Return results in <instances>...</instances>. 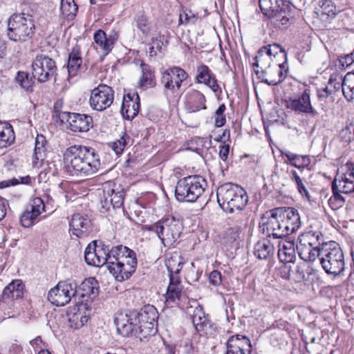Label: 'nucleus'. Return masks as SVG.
Listing matches in <instances>:
<instances>
[{
	"instance_id": "obj_1",
	"label": "nucleus",
	"mask_w": 354,
	"mask_h": 354,
	"mask_svg": "<svg viewBox=\"0 0 354 354\" xmlns=\"http://www.w3.org/2000/svg\"><path fill=\"white\" fill-rule=\"evenodd\" d=\"M64 163L68 171L79 177H89L97 172L101 162L95 150L82 145L71 146L64 153Z\"/></svg>"
},
{
	"instance_id": "obj_2",
	"label": "nucleus",
	"mask_w": 354,
	"mask_h": 354,
	"mask_svg": "<svg viewBox=\"0 0 354 354\" xmlns=\"http://www.w3.org/2000/svg\"><path fill=\"white\" fill-rule=\"evenodd\" d=\"M217 201L226 212L243 209L248 202L247 192L241 187L231 183H224L217 188Z\"/></svg>"
},
{
	"instance_id": "obj_3",
	"label": "nucleus",
	"mask_w": 354,
	"mask_h": 354,
	"mask_svg": "<svg viewBox=\"0 0 354 354\" xmlns=\"http://www.w3.org/2000/svg\"><path fill=\"white\" fill-rule=\"evenodd\" d=\"M317 259L328 274L338 276L344 271V254L339 245L335 241H328L324 244Z\"/></svg>"
},
{
	"instance_id": "obj_4",
	"label": "nucleus",
	"mask_w": 354,
	"mask_h": 354,
	"mask_svg": "<svg viewBox=\"0 0 354 354\" xmlns=\"http://www.w3.org/2000/svg\"><path fill=\"white\" fill-rule=\"evenodd\" d=\"M259 3L262 13L276 27H287L293 22L291 7L287 0H259Z\"/></svg>"
},
{
	"instance_id": "obj_5",
	"label": "nucleus",
	"mask_w": 354,
	"mask_h": 354,
	"mask_svg": "<svg viewBox=\"0 0 354 354\" xmlns=\"http://www.w3.org/2000/svg\"><path fill=\"white\" fill-rule=\"evenodd\" d=\"M35 25L32 15L26 13L12 15L8 22V36L16 42H25L35 35Z\"/></svg>"
},
{
	"instance_id": "obj_6",
	"label": "nucleus",
	"mask_w": 354,
	"mask_h": 354,
	"mask_svg": "<svg viewBox=\"0 0 354 354\" xmlns=\"http://www.w3.org/2000/svg\"><path fill=\"white\" fill-rule=\"evenodd\" d=\"M207 185L201 176H189L180 179L176 184L175 197L180 202H195L204 192Z\"/></svg>"
},
{
	"instance_id": "obj_7",
	"label": "nucleus",
	"mask_w": 354,
	"mask_h": 354,
	"mask_svg": "<svg viewBox=\"0 0 354 354\" xmlns=\"http://www.w3.org/2000/svg\"><path fill=\"white\" fill-rule=\"evenodd\" d=\"M327 242L320 231H308L299 237L297 250L299 257L306 262H313L317 259L321 248Z\"/></svg>"
},
{
	"instance_id": "obj_8",
	"label": "nucleus",
	"mask_w": 354,
	"mask_h": 354,
	"mask_svg": "<svg viewBox=\"0 0 354 354\" xmlns=\"http://www.w3.org/2000/svg\"><path fill=\"white\" fill-rule=\"evenodd\" d=\"M182 225L174 217L162 218L151 225H145V231L155 232L165 247L174 243L182 232Z\"/></svg>"
},
{
	"instance_id": "obj_9",
	"label": "nucleus",
	"mask_w": 354,
	"mask_h": 354,
	"mask_svg": "<svg viewBox=\"0 0 354 354\" xmlns=\"http://www.w3.org/2000/svg\"><path fill=\"white\" fill-rule=\"evenodd\" d=\"M140 330V338L155 335L157 331L158 313L151 305L145 306L139 312L133 311Z\"/></svg>"
},
{
	"instance_id": "obj_10",
	"label": "nucleus",
	"mask_w": 354,
	"mask_h": 354,
	"mask_svg": "<svg viewBox=\"0 0 354 354\" xmlns=\"http://www.w3.org/2000/svg\"><path fill=\"white\" fill-rule=\"evenodd\" d=\"M127 257H122L120 261H110L108 270L116 280L122 281L128 279L135 272L137 259L135 252H129Z\"/></svg>"
},
{
	"instance_id": "obj_11",
	"label": "nucleus",
	"mask_w": 354,
	"mask_h": 354,
	"mask_svg": "<svg viewBox=\"0 0 354 354\" xmlns=\"http://www.w3.org/2000/svg\"><path fill=\"white\" fill-rule=\"evenodd\" d=\"M77 283L71 281L59 282L58 284L52 288L48 295V300L57 306H62L74 297L77 291Z\"/></svg>"
},
{
	"instance_id": "obj_12",
	"label": "nucleus",
	"mask_w": 354,
	"mask_h": 354,
	"mask_svg": "<svg viewBox=\"0 0 354 354\" xmlns=\"http://www.w3.org/2000/svg\"><path fill=\"white\" fill-rule=\"evenodd\" d=\"M260 227L268 236L274 239H283L290 234L288 227L285 225L276 209L271 211L268 217H263Z\"/></svg>"
},
{
	"instance_id": "obj_13",
	"label": "nucleus",
	"mask_w": 354,
	"mask_h": 354,
	"mask_svg": "<svg viewBox=\"0 0 354 354\" xmlns=\"http://www.w3.org/2000/svg\"><path fill=\"white\" fill-rule=\"evenodd\" d=\"M32 73L41 83L48 81L56 73L55 61L45 55H37L32 63Z\"/></svg>"
},
{
	"instance_id": "obj_14",
	"label": "nucleus",
	"mask_w": 354,
	"mask_h": 354,
	"mask_svg": "<svg viewBox=\"0 0 354 354\" xmlns=\"http://www.w3.org/2000/svg\"><path fill=\"white\" fill-rule=\"evenodd\" d=\"M188 74L183 68L174 66L163 71L161 74L160 82L163 85L165 93L178 92L183 81L187 80Z\"/></svg>"
},
{
	"instance_id": "obj_15",
	"label": "nucleus",
	"mask_w": 354,
	"mask_h": 354,
	"mask_svg": "<svg viewBox=\"0 0 354 354\" xmlns=\"http://www.w3.org/2000/svg\"><path fill=\"white\" fill-rule=\"evenodd\" d=\"M108 245L100 240L93 241L84 251V259L89 266L102 267L106 264Z\"/></svg>"
},
{
	"instance_id": "obj_16",
	"label": "nucleus",
	"mask_w": 354,
	"mask_h": 354,
	"mask_svg": "<svg viewBox=\"0 0 354 354\" xmlns=\"http://www.w3.org/2000/svg\"><path fill=\"white\" fill-rule=\"evenodd\" d=\"M114 322L117 331L123 337L140 335V328L133 311L118 313Z\"/></svg>"
},
{
	"instance_id": "obj_17",
	"label": "nucleus",
	"mask_w": 354,
	"mask_h": 354,
	"mask_svg": "<svg viewBox=\"0 0 354 354\" xmlns=\"http://www.w3.org/2000/svg\"><path fill=\"white\" fill-rule=\"evenodd\" d=\"M113 101V91L111 87L100 84L93 89L90 96V105L96 111H103L110 106Z\"/></svg>"
},
{
	"instance_id": "obj_18",
	"label": "nucleus",
	"mask_w": 354,
	"mask_h": 354,
	"mask_svg": "<svg viewBox=\"0 0 354 354\" xmlns=\"http://www.w3.org/2000/svg\"><path fill=\"white\" fill-rule=\"evenodd\" d=\"M59 117L62 121L66 119L70 130L75 133L87 132L93 124L92 117L87 115L63 112Z\"/></svg>"
},
{
	"instance_id": "obj_19",
	"label": "nucleus",
	"mask_w": 354,
	"mask_h": 354,
	"mask_svg": "<svg viewBox=\"0 0 354 354\" xmlns=\"http://www.w3.org/2000/svg\"><path fill=\"white\" fill-rule=\"evenodd\" d=\"M288 72V66L286 61L282 64L273 62L272 66L266 70L263 76L258 75V77L269 85H277L284 80Z\"/></svg>"
},
{
	"instance_id": "obj_20",
	"label": "nucleus",
	"mask_w": 354,
	"mask_h": 354,
	"mask_svg": "<svg viewBox=\"0 0 354 354\" xmlns=\"http://www.w3.org/2000/svg\"><path fill=\"white\" fill-rule=\"evenodd\" d=\"M286 106L297 113H306L312 115L317 114L310 103V93L307 90H305L300 95L289 98L286 101Z\"/></svg>"
},
{
	"instance_id": "obj_21",
	"label": "nucleus",
	"mask_w": 354,
	"mask_h": 354,
	"mask_svg": "<svg viewBox=\"0 0 354 354\" xmlns=\"http://www.w3.org/2000/svg\"><path fill=\"white\" fill-rule=\"evenodd\" d=\"M66 317L71 328L78 329L82 327L89 319V313L86 305L81 304L68 308Z\"/></svg>"
},
{
	"instance_id": "obj_22",
	"label": "nucleus",
	"mask_w": 354,
	"mask_h": 354,
	"mask_svg": "<svg viewBox=\"0 0 354 354\" xmlns=\"http://www.w3.org/2000/svg\"><path fill=\"white\" fill-rule=\"evenodd\" d=\"M24 289V285L21 280H13L3 289L0 299V306L2 307L11 306L12 301L23 297Z\"/></svg>"
},
{
	"instance_id": "obj_23",
	"label": "nucleus",
	"mask_w": 354,
	"mask_h": 354,
	"mask_svg": "<svg viewBox=\"0 0 354 354\" xmlns=\"http://www.w3.org/2000/svg\"><path fill=\"white\" fill-rule=\"evenodd\" d=\"M252 348L250 339L247 336L235 335L227 340L226 354H251Z\"/></svg>"
},
{
	"instance_id": "obj_24",
	"label": "nucleus",
	"mask_w": 354,
	"mask_h": 354,
	"mask_svg": "<svg viewBox=\"0 0 354 354\" xmlns=\"http://www.w3.org/2000/svg\"><path fill=\"white\" fill-rule=\"evenodd\" d=\"M275 209L285 225L288 227L290 234L299 229L301 227L300 216L296 209L293 207H278Z\"/></svg>"
},
{
	"instance_id": "obj_25",
	"label": "nucleus",
	"mask_w": 354,
	"mask_h": 354,
	"mask_svg": "<svg viewBox=\"0 0 354 354\" xmlns=\"http://www.w3.org/2000/svg\"><path fill=\"white\" fill-rule=\"evenodd\" d=\"M115 184L109 183L104 189V201L103 207L109 209L110 206L113 208L120 207L123 204L124 196L122 189L115 188Z\"/></svg>"
},
{
	"instance_id": "obj_26",
	"label": "nucleus",
	"mask_w": 354,
	"mask_h": 354,
	"mask_svg": "<svg viewBox=\"0 0 354 354\" xmlns=\"http://www.w3.org/2000/svg\"><path fill=\"white\" fill-rule=\"evenodd\" d=\"M140 109V98L137 93H128L124 95L121 107V113L124 118L130 120L134 118Z\"/></svg>"
},
{
	"instance_id": "obj_27",
	"label": "nucleus",
	"mask_w": 354,
	"mask_h": 354,
	"mask_svg": "<svg viewBox=\"0 0 354 354\" xmlns=\"http://www.w3.org/2000/svg\"><path fill=\"white\" fill-rule=\"evenodd\" d=\"M93 39L97 49H99L104 56H106L113 48L118 37L115 34L106 35L104 30H98L94 33Z\"/></svg>"
},
{
	"instance_id": "obj_28",
	"label": "nucleus",
	"mask_w": 354,
	"mask_h": 354,
	"mask_svg": "<svg viewBox=\"0 0 354 354\" xmlns=\"http://www.w3.org/2000/svg\"><path fill=\"white\" fill-rule=\"evenodd\" d=\"M205 97L197 90H191L185 95V109L189 113L205 109Z\"/></svg>"
},
{
	"instance_id": "obj_29",
	"label": "nucleus",
	"mask_w": 354,
	"mask_h": 354,
	"mask_svg": "<svg viewBox=\"0 0 354 354\" xmlns=\"http://www.w3.org/2000/svg\"><path fill=\"white\" fill-rule=\"evenodd\" d=\"M91 221L80 214H74L70 223V231L77 237L86 234L90 225Z\"/></svg>"
},
{
	"instance_id": "obj_30",
	"label": "nucleus",
	"mask_w": 354,
	"mask_h": 354,
	"mask_svg": "<svg viewBox=\"0 0 354 354\" xmlns=\"http://www.w3.org/2000/svg\"><path fill=\"white\" fill-rule=\"evenodd\" d=\"M170 283L167 287L165 295V304L167 306H172L180 299L181 295V286L179 279L176 276H171Z\"/></svg>"
},
{
	"instance_id": "obj_31",
	"label": "nucleus",
	"mask_w": 354,
	"mask_h": 354,
	"mask_svg": "<svg viewBox=\"0 0 354 354\" xmlns=\"http://www.w3.org/2000/svg\"><path fill=\"white\" fill-rule=\"evenodd\" d=\"M82 57L80 46H74L68 55L67 68L68 75L74 77L77 75L82 64Z\"/></svg>"
},
{
	"instance_id": "obj_32",
	"label": "nucleus",
	"mask_w": 354,
	"mask_h": 354,
	"mask_svg": "<svg viewBox=\"0 0 354 354\" xmlns=\"http://www.w3.org/2000/svg\"><path fill=\"white\" fill-rule=\"evenodd\" d=\"M255 62L253 63L254 67V71L256 75L263 76L266 70L268 69L269 67L272 66L274 62L272 58L264 52L263 50L260 48L257 52V55L254 57Z\"/></svg>"
},
{
	"instance_id": "obj_33",
	"label": "nucleus",
	"mask_w": 354,
	"mask_h": 354,
	"mask_svg": "<svg viewBox=\"0 0 354 354\" xmlns=\"http://www.w3.org/2000/svg\"><path fill=\"white\" fill-rule=\"evenodd\" d=\"M278 257L281 261L284 263L294 262L296 259L295 243L284 241L279 242Z\"/></svg>"
},
{
	"instance_id": "obj_34",
	"label": "nucleus",
	"mask_w": 354,
	"mask_h": 354,
	"mask_svg": "<svg viewBox=\"0 0 354 354\" xmlns=\"http://www.w3.org/2000/svg\"><path fill=\"white\" fill-rule=\"evenodd\" d=\"M196 79L198 82L206 84L214 91H216L218 88L216 80L206 65H201L198 67Z\"/></svg>"
},
{
	"instance_id": "obj_35",
	"label": "nucleus",
	"mask_w": 354,
	"mask_h": 354,
	"mask_svg": "<svg viewBox=\"0 0 354 354\" xmlns=\"http://www.w3.org/2000/svg\"><path fill=\"white\" fill-rule=\"evenodd\" d=\"M274 248L270 240L263 239L254 245V255L259 259H267L273 255Z\"/></svg>"
},
{
	"instance_id": "obj_36",
	"label": "nucleus",
	"mask_w": 354,
	"mask_h": 354,
	"mask_svg": "<svg viewBox=\"0 0 354 354\" xmlns=\"http://www.w3.org/2000/svg\"><path fill=\"white\" fill-rule=\"evenodd\" d=\"M188 313L191 315L192 323L198 331L203 330L205 326L207 324V319L205 313L200 305H197L194 309L189 308Z\"/></svg>"
},
{
	"instance_id": "obj_37",
	"label": "nucleus",
	"mask_w": 354,
	"mask_h": 354,
	"mask_svg": "<svg viewBox=\"0 0 354 354\" xmlns=\"http://www.w3.org/2000/svg\"><path fill=\"white\" fill-rule=\"evenodd\" d=\"M341 88L344 97L348 102L354 101V71L348 73L342 80Z\"/></svg>"
},
{
	"instance_id": "obj_38",
	"label": "nucleus",
	"mask_w": 354,
	"mask_h": 354,
	"mask_svg": "<svg viewBox=\"0 0 354 354\" xmlns=\"http://www.w3.org/2000/svg\"><path fill=\"white\" fill-rule=\"evenodd\" d=\"M281 153L282 155H284L287 157L290 164L292 166L295 167L297 168H304L306 167H308L310 163V158L307 155L302 156L295 154L288 151H281Z\"/></svg>"
},
{
	"instance_id": "obj_39",
	"label": "nucleus",
	"mask_w": 354,
	"mask_h": 354,
	"mask_svg": "<svg viewBox=\"0 0 354 354\" xmlns=\"http://www.w3.org/2000/svg\"><path fill=\"white\" fill-rule=\"evenodd\" d=\"M129 252H133L132 250H130L129 248L126 246H123L122 245H118L116 246H113L111 249H109L108 246V252L107 254V267L109 266L110 261H120L122 257H127V254L130 253Z\"/></svg>"
},
{
	"instance_id": "obj_40",
	"label": "nucleus",
	"mask_w": 354,
	"mask_h": 354,
	"mask_svg": "<svg viewBox=\"0 0 354 354\" xmlns=\"http://www.w3.org/2000/svg\"><path fill=\"white\" fill-rule=\"evenodd\" d=\"M230 134H217L214 140L216 142H220L219 145V156L223 160L225 161L230 153L231 140L230 139Z\"/></svg>"
},
{
	"instance_id": "obj_41",
	"label": "nucleus",
	"mask_w": 354,
	"mask_h": 354,
	"mask_svg": "<svg viewBox=\"0 0 354 354\" xmlns=\"http://www.w3.org/2000/svg\"><path fill=\"white\" fill-rule=\"evenodd\" d=\"M97 285V281L94 277L85 279L81 285L83 291L82 297L87 296L91 299L95 298L98 294Z\"/></svg>"
},
{
	"instance_id": "obj_42",
	"label": "nucleus",
	"mask_w": 354,
	"mask_h": 354,
	"mask_svg": "<svg viewBox=\"0 0 354 354\" xmlns=\"http://www.w3.org/2000/svg\"><path fill=\"white\" fill-rule=\"evenodd\" d=\"M77 10V6L74 0H61V13L67 20H73L76 16Z\"/></svg>"
},
{
	"instance_id": "obj_43",
	"label": "nucleus",
	"mask_w": 354,
	"mask_h": 354,
	"mask_svg": "<svg viewBox=\"0 0 354 354\" xmlns=\"http://www.w3.org/2000/svg\"><path fill=\"white\" fill-rule=\"evenodd\" d=\"M35 80L36 78L34 75L30 74L25 71H19L15 76V81L19 86L27 91H32V87L35 84Z\"/></svg>"
},
{
	"instance_id": "obj_44",
	"label": "nucleus",
	"mask_w": 354,
	"mask_h": 354,
	"mask_svg": "<svg viewBox=\"0 0 354 354\" xmlns=\"http://www.w3.org/2000/svg\"><path fill=\"white\" fill-rule=\"evenodd\" d=\"M332 187H335L339 192L346 194L354 192V182L349 180L346 176L341 180L335 178L332 183Z\"/></svg>"
},
{
	"instance_id": "obj_45",
	"label": "nucleus",
	"mask_w": 354,
	"mask_h": 354,
	"mask_svg": "<svg viewBox=\"0 0 354 354\" xmlns=\"http://www.w3.org/2000/svg\"><path fill=\"white\" fill-rule=\"evenodd\" d=\"M165 265L169 273V278H171V276H175L180 272L183 262L180 256L175 254L166 260Z\"/></svg>"
},
{
	"instance_id": "obj_46",
	"label": "nucleus",
	"mask_w": 354,
	"mask_h": 354,
	"mask_svg": "<svg viewBox=\"0 0 354 354\" xmlns=\"http://www.w3.org/2000/svg\"><path fill=\"white\" fill-rule=\"evenodd\" d=\"M142 75L140 77L139 84L140 87H151L153 84L154 75L147 64H141Z\"/></svg>"
},
{
	"instance_id": "obj_47",
	"label": "nucleus",
	"mask_w": 354,
	"mask_h": 354,
	"mask_svg": "<svg viewBox=\"0 0 354 354\" xmlns=\"http://www.w3.org/2000/svg\"><path fill=\"white\" fill-rule=\"evenodd\" d=\"M39 216L37 211L32 210L28 207L20 217L22 226L25 227H30Z\"/></svg>"
},
{
	"instance_id": "obj_48",
	"label": "nucleus",
	"mask_w": 354,
	"mask_h": 354,
	"mask_svg": "<svg viewBox=\"0 0 354 354\" xmlns=\"http://www.w3.org/2000/svg\"><path fill=\"white\" fill-rule=\"evenodd\" d=\"M332 191L333 196L328 200V205L333 209H338L344 205L345 199L335 187H332Z\"/></svg>"
},
{
	"instance_id": "obj_49",
	"label": "nucleus",
	"mask_w": 354,
	"mask_h": 354,
	"mask_svg": "<svg viewBox=\"0 0 354 354\" xmlns=\"http://www.w3.org/2000/svg\"><path fill=\"white\" fill-rule=\"evenodd\" d=\"M129 140V138L127 134H123L119 140L109 142L107 145L115 153L116 155H120L122 153L125 146L127 145Z\"/></svg>"
},
{
	"instance_id": "obj_50",
	"label": "nucleus",
	"mask_w": 354,
	"mask_h": 354,
	"mask_svg": "<svg viewBox=\"0 0 354 354\" xmlns=\"http://www.w3.org/2000/svg\"><path fill=\"white\" fill-rule=\"evenodd\" d=\"M31 183V178L29 176L19 177V178H13L10 180H3L0 182V188L8 187L10 185L14 186L18 184L30 185Z\"/></svg>"
},
{
	"instance_id": "obj_51",
	"label": "nucleus",
	"mask_w": 354,
	"mask_h": 354,
	"mask_svg": "<svg viewBox=\"0 0 354 354\" xmlns=\"http://www.w3.org/2000/svg\"><path fill=\"white\" fill-rule=\"evenodd\" d=\"M266 53H268L271 58L275 57L279 53L286 60V54L285 50L279 44H274L261 48Z\"/></svg>"
},
{
	"instance_id": "obj_52",
	"label": "nucleus",
	"mask_w": 354,
	"mask_h": 354,
	"mask_svg": "<svg viewBox=\"0 0 354 354\" xmlns=\"http://www.w3.org/2000/svg\"><path fill=\"white\" fill-rule=\"evenodd\" d=\"M321 12L322 15H326L331 18L335 17L337 14L336 7L331 1H325L322 3Z\"/></svg>"
},
{
	"instance_id": "obj_53",
	"label": "nucleus",
	"mask_w": 354,
	"mask_h": 354,
	"mask_svg": "<svg viewBox=\"0 0 354 354\" xmlns=\"http://www.w3.org/2000/svg\"><path fill=\"white\" fill-rule=\"evenodd\" d=\"M341 88V83L335 82L333 88L329 86H325L323 88L317 89V96L319 99H326L333 93L338 91Z\"/></svg>"
},
{
	"instance_id": "obj_54",
	"label": "nucleus",
	"mask_w": 354,
	"mask_h": 354,
	"mask_svg": "<svg viewBox=\"0 0 354 354\" xmlns=\"http://www.w3.org/2000/svg\"><path fill=\"white\" fill-rule=\"evenodd\" d=\"M196 21V17L195 15L191 11H183V13L180 14L179 17V24H194Z\"/></svg>"
},
{
	"instance_id": "obj_55",
	"label": "nucleus",
	"mask_w": 354,
	"mask_h": 354,
	"mask_svg": "<svg viewBox=\"0 0 354 354\" xmlns=\"http://www.w3.org/2000/svg\"><path fill=\"white\" fill-rule=\"evenodd\" d=\"M240 232L241 227L239 226L228 228L225 233V238L228 242H234L239 239Z\"/></svg>"
},
{
	"instance_id": "obj_56",
	"label": "nucleus",
	"mask_w": 354,
	"mask_h": 354,
	"mask_svg": "<svg viewBox=\"0 0 354 354\" xmlns=\"http://www.w3.org/2000/svg\"><path fill=\"white\" fill-rule=\"evenodd\" d=\"M29 207L32 210L37 212V214L40 215L42 212L45 211V205L41 198L36 197L31 201Z\"/></svg>"
},
{
	"instance_id": "obj_57",
	"label": "nucleus",
	"mask_w": 354,
	"mask_h": 354,
	"mask_svg": "<svg viewBox=\"0 0 354 354\" xmlns=\"http://www.w3.org/2000/svg\"><path fill=\"white\" fill-rule=\"evenodd\" d=\"M45 150H37L34 151L32 157V165L34 167H40L42 165L43 160H44Z\"/></svg>"
},
{
	"instance_id": "obj_58",
	"label": "nucleus",
	"mask_w": 354,
	"mask_h": 354,
	"mask_svg": "<svg viewBox=\"0 0 354 354\" xmlns=\"http://www.w3.org/2000/svg\"><path fill=\"white\" fill-rule=\"evenodd\" d=\"M137 26L142 32L143 34H148L149 28L148 26V20L145 15L138 16L137 19Z\"/></svg>"
},
{
	"instance_id": "obj_59",
	"label": "nucleus",
	"mask_w": 354,
	"mask_h": 354,
	"mask_svg": "<svg viewBox=\"0 0 354 354\" xmlns=\"http://www.w3.org/2000/svg\"><path fill=\"white\" fill-rule=\"evenodd\" d=\"M15 140V134H0V148L7 147Z\"/></svg>"
},
{
	"instance_id": "obj_60",
	"label": "nucleus",
	"mask_w": 354,
	"mask_h": 354,
	"mask_svg": "<svg viewBox=\"0 0 354 354\" xmlns=\"http://www.w3.org/2000/svg\"><path fill=\"white\" fill-rule=\"evenodd\" d=\"M340 66L345 68L354 62V51L338 59Z\"/></svg>"
},
{
	"instance_id": "obj_61",
	"label": "nucleus",
	"mask_w": 354,
	"mask_h": 354,
	"mask_svg": "<svg viewBox=\"0 0 354 354\" xmlns=\"http://www.w3.org/2000/svg\"><path fill=\"white\" fill-rule=\"evenodd\" d=\"M209 283L215 286H219L222 282V277L220 272L213 270L209 275Z\"/></svg>"
},
{
	"instance_id": "obj_62",
	"label": "nucleus",
	"mask_w": 354,
	"mask_h": 354,
	"mask_svg": "<svg viewBox=\"0 0 354 354\" xmlns=\"http://www.w3.org/2000/svg\"><path fill=\"white\" fill-rule=\"evenodd\" d=\"M47 143V140L44 134H37V137L35 138V151L37 150H44V147L46 144Z\"/></svg>"
},
{
	"instance_id": "obj_63",
	"label": "nucleus",
	"mask_w": 354,
	"mask_h": 354,
	"mask_svg": "<svg viewBox=\"0 0 354 354\" xmlns=\"http://www.w3.org/2000/svg\"><path fill=\"white\" fill-rule=\"evenodd\" d=\"M30 346L33 348L34 351L36 352L38 350L41 351V349H44L45 344L43 342L41 337L38 336L30 342Z\"/></svg>"
},
{
	"instance_id": "obj_64",
	"label": "nucleus",
	"mask_w": 354,
	"mask_h": 354,
	"mask_svg": "<svg viewBox=\"0 0 354 354\" xmlns=\"http://www.w3.org/2000/svg\"><path fill=\"white\" fill-rule=\"evenodd\" d=\"M14 133L13 127L12 124L6 121H0V133Z\"/></svg>"
}]
</instances>
